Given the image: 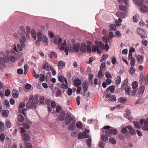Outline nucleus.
<instances>
[{
	"label": "nucleus",
	"instance_id": "1",
	"mask_svg": "<svg viewBox=\"0 0 148 148\" xmlns=\"http://www.w3.org/2000/svg\"><path fill=\"white\" fill-rule=\"evenodd\" d=\"M68 48L69 52L72 53L74 51L76 52H78L80 50V45L79 43L75 44L73 45V47L70 44L68 45Z\"/></svg>",
	"mask_w": 148,
	"mask_h": 148
},
{
	"label": "nucleus",
	"instance_id": "2",
	"mask_svg": "<svg viewBox=\"0 0 148 148\" xmlns=\"http://www.w3.org/2000/svg\"><path fill=\"white\" fill-rule=\"evenodd\" d=\"M118 131L115 129H107L105 131V134L107 136L110 137L112 135H116L118 134Z\"/></svg>",
	"mask_w": 148,
	"mask_h": 148
},
{
	"label": "nucleus",
	"instance_id": "3",
	"mask_svg": "<svg viewBox=\"0 0 148 148\" xmlns=\"http://www.w3.org/2000/svg\"><path fill=\"white\" fill-rule=\"evenodd\" d=\"M138 33L140 36L141 38H145L147 37V35L145 32L141 28H138L137 29Z\"/></svg>",
	"mask_w": 148,
	"mask_h": 148
},
{
	"label": "nucleus",
	"instance_id": "4",
	"mask_svg": "<svg viewBox=\"0 0 148 148\" xmlns=\"http://www.w3.org/2000/svg\"><path fill=\"white\" fill-rule=\"evenodd\" d=\"M73 120H75L74 117H71L70 115L66 116L65 119V123L67 125H68L71 122L73 121Z\"/></svg>",
	"mask_w": 148,
	"mask_h": 148
},
{
	"label": "nucleus",
	"instance_id": "5",
	"mask_svg": "<svg viewBox=\"0 0 148 148\" xmlns=\"http://www.w3.org/2000/svg\"><path fill=\"white\" fill-rule=\"evenodd\" d=\"M62 41V38L60 37V36L58 35L56 36L54 40V42L55 44H58V45H59Z\"/></svg>",
	"mask_w": 148,
	"mask_h": 148
},
{
	"label": "nucleus",
	"instance_id": "6",
	"mask_svg": "<svg viewBox=\"0 0 148 148\" xmlns=\"http://www.w3.org/2000/svg\"><path fill=\"white\" fill-rule=\"evenodd\" d=\"M37 37L38 38L37 40L36 41L35 44L37 45H39V42L41 41L42 38V33L40 32H38L37 33Z\"/></svg>",
	"mask_w": 148,
	"mask_h": 148
},
{
	"label": "nucleus",
	"instance_id": "7",
	"mask_svg": "<svg viewBox=\"0 0 148 148\" xmlns=\"http://www.w3.org/2000/svg\"><path fill=\"white\" fill-rule=\"evenodd\" d=\"M38 96H36L33 98L32 103L33 105V106L35 108H36V105L38 104L39 102V99H38Z\"/></svg>",
	"mask_w": 148,
	"mask_h": 148
},
{
	"label": "nucleus",
	"instance_id": "8",
	"mask_svg": "<svg viewBox=\"0 0 148 148\" xmlns=\"http://www.w3.org/2000/svg\"><path fill=\"white\" fill-rule=\"evenodd\" d=\"M125 112L126 114L124 115V116L128 118L129 120H131L132 118V116H130V111L129 109H127Z\"/></svg>",
	"mask_w": 148,
	"mask_h": 148
},
{
	"label": "nucleus",
	"instance_id": "9",
	"mask_svg": "<svg viewBox=\"0 0 148 148\" xmlns=\"http://www.w3.org/2000/svg\"><path fill=\"white\" fill-rule=\"evenodd\" d=\"M80 51L82 53H86V45L84 43H82L81 44Z\"/></svg>",
	"mask_w": 148,
	"mask_h": 148
},
{
	"label": "nucleus",
	"instance_id": "10",
	"mask_svg": "<svg viewBox=\"0 0 148 148\" xmlns=\"http://www.w3.org/2000/svg\"><path fill=\"white\" fill-rule=\"evenodd\" d=\"M52 67L49 65V63L47 62H45L44 65L43 66L42 69H46L47 71H49L51 70L52 68Z\"/></svg>",
	"mask_w": 148,
	"mask_h": 148
},
{
	"label": "nucleus",
	"instance_id": "11",
	"mask_svg": "<svg viewBox=\"0 0 148 148\" xmlns=\"http://www.w3.org/2000/svg\"><path fill=\"white\" fill-rule=\"evenodd\" d=\"M145 87L143 86H141L140 88V90L139 91V95L138 97H141L143 94L145 89Z\"/></svg>",
	"mask_w": 148,
	"mask_h": 148
},
{
	"label": "nucleus",
	"instance_id": "12",
	"mask_svg": "<svg viewBox=\"0 0 148 148\" xmlns=\"http://www.w3.org/2000/svg\"><path fill=\"white\" fill-rule=\"evenodd\" d=\"M75 120H73L69 126L68 129L69 130H72L74 129L75 127Z\"/></svg>",
	"mask_w": 148,
	"mask_h": 148
},
{
	"label": "nucleus",
	"instance_id": "13",
	"mask_svg": "<svg viewBox=\"0 0 148 148\" xmlns=\"http://www.w3.org/2000/svg\"><path fill=\"white\" fill-rule=\"evenodd\" d=\"M65 64V62L62 61H60L58 63V66L59 69H62L64 67Z\"/></svg>",
	"mask_w": 148,
	"mask_h": 148
},
{
	"label": "nucleus",
	"instance_id": "14",
	"mask_svg": "<svg viewBox=\"0 0 148 148\" xmlns=\"http://www.w3.org/2000/svg\"><path fill=\"white\" fill-rule=\"evenodd\" d=\"M115 86L114 85L110 86L106 89V92L107 93L110 91L111 93H113L114 92Z\"/></svg>",
	"mask_w": 148,
	"mask_h": 148
},
{
	"label": "nucleus",
	"instance_id": "15",
	"mask_svg": "<svg viewBox=\"0 0 148 148\" xmlns=\"http://www.w3.org/2000/svg\"><path fill=\"white\" fill-rule=\"evenodd\" d=\"M142 129L145 131H148V121L145 120L144 122V125L141 127Z\"/></svg>",
	"mask_w": 148,
	"mask_h": 148
},
{
	"label": "nucleus",
	"instance_id": "16",
	"mask_svg": "<svg viewBox=\"0 0 148 148\" xmlns=\"http://www.w3.org/2000/svg\"><path fill=\"white\" fill-rule=\"evenodd\" d=\"M129 131L132 135H134L136 134L135 130L133 129L132 127L130 126H129L127 127Z\"/></svg>",
	"mask_w": 148,
	"mask_h": 148
},
{
	"label": "nucleus",
	"instance_id": "17",
	"mask_svg": "<svg viewBox=\"0 0 148 148\" xmlns=\"http://www.w3.org/2000/svg\"><path fill=\"white\" fill-rule=\"evenodd\" d=\"M116 16L119 18H123L125 16V14L124 13L121 12H118L116 14Z\"/></svg>",
	"mask_w": 148,
	"mask_h": 148
},
{
	"label": "nucleus",
	"instance_id": "18",
	"mask_svg": "<svg viewBox=\"0 0 148 148\" xmlns=\"http://www.w3.org/2000/svg\"><path fill=\"white\" fill-rule=\"evenodd\" d=\"M22 139L24 141H28L29 139V137L27 134L24 133L22 136Z\"/></svg>",
	"mask_w": 148,
	"mask_h": 148
},
{
	"label": "nucleus",
	"instance_id": "19",
	"mask_svg": "<svg viewBox=\"0 0 148 148\" xmlns=\"http://www.w3.org/2000/svg\"><path fill=\"white\" fill-rule=\"evenodd\" d=\"M12 96L14 98H17L18 97V92L16 89H14L12 91Z\"/></svg>",
	"mask_w": 148,
	"mask_h": 148
},
{
	"label": "nucleus",
	"instance_id": "20",
	"mask_svg": "<svg viewBox=\"0 0 148 148\" xmlns=\"http://www.w3.org/2000/svg\"><path fill=\"white\" fill-rule=\"evenodd\" d=\"M65 113L64 112H60L59 115V118L60 120L62 121L64 120Z\"/></svg>",
	"mask_w": 148,
	"mask_h": 148
},
{
	"label": "nucleus",
	"instance_id": "21",
	"mask_svg": "<svg viewBox=\"0 0 148 148\" xmlns=\"http://www.w3.org/2000/svg\"><path fill=\"white\" fill-rule=\"evenodd\" d=\"M81 81L78 79H75L74 80V85L75 86H77L81 84Z\"/></svg>",
	"mask_w": 148,
	"mask_h": 148
},
{
	"label": "nucleus",
	"instance_id": "22",
	"mask_svg": "<svg viewBox=\"0 0 148 148\" xmlns=\"http://www.w3.org/2000/svg\"><path fill=\"white\" fill-rule=\"evenodd\" d=\"M66 40H64V42L63 43H61V45L59 47V49L62 50H64V49L65 47L66 46Z\"/></svg>",
	"mask_w": 148,
	"mask_h": 148
},
{
	"label": "nucleus",
	"instance_id": "23",
	"mask_svg": "<svg viewBox=\"0 0 148 148\" xmlns=\"http://www.w3.org/2000/svg\"><path fill=\"white\" fill-rule=\"evenodd\" d=\"M140 11L143 12H148L147 7L145 5L142 6L140 8Z\"/></svg>",
	"mask_w": 148,
	"mask_h": 148
},
{
	"label": "nucleus",
	"instance_id": "24",
	"mask_svg": "<svg viewBox=\"0 0 148 148\" xmlns=\"http://www.w3.org/2000/svg\"><path fill=\"white\" fill-rule=\"evenodd\" d=\"M133 123L136 128L140 129L141 127H142V126L140 125L139 122L138 121H134Z\"/></svg>",
	"mask_w": 148,
	"mask_h": 148
},
{
	"label": "nucleus",
	"instance_id": "25",
	"mask_svg": "<svg viewBox=\"0 0 148 148\" xmlns=\"http://www.w3.org/2000/svg\"><path fill=\"white\" fill-rule=\"evenodd\" d=\"M87 43L88 44V45L87 46V52L88 53H91V42L90 41H88Z\"/></svg>",
	"mask_w": 148,
	"mask_h": 148
},
{
	"label": "nucleus",
	"instance_id": "26",
	"mask_svg": "<svg viewBox=\"0 0 148 148\" xmlns=\"http://www.w3.org/2000/svg\"><path fill=\"white\" fill-rule=\"evenodd\" d=\"M120 10L121 11L126 12L127 10V7L123 5H119Z\"/></svg>",
	"mask_w": 148,
	"mask_h": 148
},
{
	"label": "nucleus",
	"instance_id": "27",
	"mask_svg": "<svg viewBox=\"0 0 148 148\" xmlns=\"http://www.w3.org/2000/svg\"><path fill=\"white\" fill-rule=\"evenodd\" d=\"M33 106L32 103L30 101H29L26 104V107L27 109L32 108Z\"/></svg>",
	"mask_w": 148,
	"mask_h": 148
},
{
	"label": "nucleus",
	"instance_id": "28",
	"mask_svg": "<svg viewBox=\"0 0 148 148\" xmlns=\"http://www.w3.org/2000/svg\"><path fill=\"white\" fill-rule=\"evenodd\" d=\"M17 119L18 120L21 122H23L24 120V118L23 116L21 114H18L17 115Z\"/></svg>",
	"mask_w": 148,
	"mask_h": 148
},
{
	"label": "nucleus",
	"instance_id": "29",
	"mask_svg": "<svg viewBox=\"0 0 148 148\" xmlns=\"http://www.w3.org/2000/svg\"><path fill=\"white\" fill-rule=\"evenodd\" d=\"M24 145L26 148H32V144L29 142L25 143Z\"/></svg>",
	"mask_w": 148,
	"mask_h": 148
},
{
	"label": "nucleus",
	"instance_id": "30",
	"mask_svg": "<svg viewBox=\"0 0 148 148\" xmlns=\"http://www.w3.org/2000/svg\"><path fill=\"white\" fill-rule=\"evenodd\" d=\"M53 56L55 58H57V54L54 52H52L50 53L49 55V57L50 58H51Z\"/></svg>",
	"mask_w": 148,
	"mask_h": 148
},
{
	"label": "nucleus",
	"instance_id": "31",
	"mask_svg": "<svg viewBox=\"0 0 148 148\" xmlns=\"http://www.w3.org/2000/svg\"><path fill=\"white\" fill-rule=\"evenodd\" d=\"M5 124L6 126L8 128H10L12 127V123L10 120L8 119H7L6 120Z\"/></svg>",
	"mask_w": 148,
	"mask_h": 148
},
{
	"label": "nucleus",
	"instance_id": "32",
	"mask_svg": "<svg viewBox=\"0 0 148 148\" xmlns=\"http://www.w3.org/2000/svg\"><path fill=\"white\" fill-rule=\"evenodd\" d=\"M39 104H44V101L45 100L44 97L43 96H40L39 97Z\"/></svg>",
	"mask_w": 148,
	"mask_h": 148
},
{
	"label": "nucleus",
	"instance_id": "33",
	"mask_svg": "<svg viewBox=\"0 0 148 148\" xmlns=\"http://www.w3.org/2000/svg\"><path fill=\"white\" fill-rule=\"evenodd\" d=\"M125 89L127 94L129 95L131 92L130 88L128 86H125Z\"/></svg>",
	"mask_w": 148,
	"mask_h": 148
},
{
	"label": "nucleus",
	"instance_id": "34",
	"mask_svg": "<svg viewBox=\"0 0 148 148\" xmlns=\"http://www.w3.org/2000/svg\"><path fill=\"white\" fill-rule=\"evenodd\" d=\"M102 40L105 42L107 43L108 42L110 43L111 41H110L109 38L105 36H103L102 38Z\"/></svg>",
	"mask_w": 148,
	"mask_h": 148
},
{
	"label": "nucleus",
	"instance_id": "35",
	"mask_svg": "<svg viewBox=\"0 0 148 148\" xmlns=\"http://www.w3.org/2000/svg\"><path fill=\"white\" fill-rule=\"evenodd\" d=\"M108 56V55L107 54H103L100 60V62H102L103 61L105 60Z\"/></svg>",
	"mask_w": 148,
	"mask_h": 148
},
{
	"label": "nucleus",
	"instance_id": "36",
	"mask_svg": "<svg viewBox=\"0 0 148 148\" xmlns=\"http://www.w3.org/2000/svg\"><path fill=\"white\" fill-rule=\"evenodd\" d=\"M5 62L2 57H0V68H2L1 66H4Z\"/></svg>",
	"mask_w": 148,
	"mask_h": 148
},
{
	"label": "nucleus",
	"instance_id": "37",
	"mask_svg": "<svg viewBox=\"0 0 148 148\" xmlns=\"http://www.w3.org/2000/svg\"><path fill=\"white\" fill-rule=\"evenodd\" d=\"M3 60L5 62H8L10 60V57L8 55L5 54L3 57Z\"/></svg>",
	"mask_w": 148,
	"mask_h": 148
},
{
	"label": "nucleus",
	"instance_id": "38",
	"mask_svg": "<svg viewBox=\"0 0 148 148\" xmlns=\"http://www.w3.org/2000/svg\"><path fill=\"white\" fill-rule=\"evenodd\" d=\"M4 123L1 121H0V131L2 132L4 128Z\"/></svg>",
	"mask_w": 148,
	"mask_h": 148
},
{
	"label": "nucleus",
	"instance_id": "39",
	"mask_svg": "<svg viewBox=\"0 0 148 148\" xmlns=\"http://www.w3.org/2000/svg\"><path fill=\"white\" fill-rule=\"evenodd\" d=\"M119 101L121 103H124L127 101L126 99L123 97H120L119 99Z\"/></svg>",
	"mask_w": 148,
	"mask_h": 148
},
{
	"label": "nucleus",
	"instance_id": "40",
	"mask_svg": "<svg viewBox=\"0 0 148 148\" xmlns=\"http://www.w3.org/2000/svg\"><path fill=\"white\" fill-rule=\"evenodd\" d=\"M138 62L140 63H142L143 61V58L141 55H138L137 56Z\"/></svg>",
	"mask_w": 148,
	"mask_h": 148
},
{
	"label": "nucleus",
	"instance_id": "41",
	"mask_svg": "<svg viewBox=\"0 0 148 148\" xmlns=\"http://www.w3.org/2000/svg\"><path fill=\"white\" fill-rule=\"evenodd\" d=\"M91 139L90 138H88L86 140V142L89 147H90L91 146Z\"/></svg>",
	"mask_w": 148,
	"mask_h": 148
},
{
	"label": "nucleus",
	"instance_id": "42",
	"mask_svg": "<svg viewBox=\"0 0 148 148\" xmlns=\"http://www.w3.org/2000/svg\"><path fill=\"white\" fill-rule=\"evenodd\" d=\"M32 35L34 40L36 39V32L34 29H32L31 32Z\"/></svg>",
	"mask_w": 148,
	"mask_h": 148
},
{
	"label": "nucleus",
	"instance_id": "43",
	"mask_svg": "<svg viewBox=\"0 0 148 148\" xmlns=\"http://www.w3.org/2000/svg\"><path fill=\"white\" fill-rule=\"evenodd\" d=\"M108 136L105 135H102L101 136V140L104 142L108 140Z\"/></svg>",
	"mask_w": 148,
	"mask_h": 148
},
{
	"label": "nucleus",
	"instance_id": "44",
	"mask_svg": "<svg viewBox=\"0 0 148 148\" xmlns=\"http://www.w3.org/2000/svg\"><path fill=\"white\" fill-rule=\"evenodd\" d=\"M139 15L138 14H136L133 17V21L134 22H136L139 18Z\"/></svg>",
	"mask_w": 148,
	"mask_h": 148
},
{
	"label": "nucleus",
	"instance_id": "45",
	"mask_svg": "<svg viewBox=\"0 0 148 148\" xmlns=\"http://www.w3.org/2000/svg\"><path fill=\"white\" fill-rule=\"evenodd\" d=\"M138 84L136 81H135L132 84V88L134 90H135L138 87Z\"/></svg>",
	"mask_w": 148,
	"mask_h": 148
},
{
	"label": "nucleus",
	"instance_id": "46",
	"mask_svg": "<svg viewBox=\"0 0 148 148\" xmlns=\"http://www.w3.org/2000/svg\"><path fill=\"white\" fill-rule=\"evenodd\" d=\"M109 141L110 143H111L113 145L116 144V143L115 139L113 137L110 138L109 139Z\"/></svg>",
	"mask_w": 148,
	"mask_h": 148
},
{
	"label": "nucleus",
	"instance_id": "47",
	"mask_svg": "<svg viewBox=\"0 0 148 148\" xmlns=\"http://www.w3.org/2000/svg\"><path fill=\"white\" fill-rule=\"evenodd\" d=\"M121 82V78L120 77H118L116 79L115 83L116 85L119 84Z\"/></svg>",
	"mask_w": 148,
	"mask_h": 148
},
{
	"label": "nucleus",
	"instance_id": "48",
	"mask_svg": "<svg viewBox=\"0 0 148 148\" xmlns=\"http://www.w3.org/2000/svg\"><path fill=\"white\" fill-rule=\"evenodd\" d=\"M135 63V60L134 58V57H133L131 59V62L130 64L132 67H133L134 66V64Z\"/></svg>",
	"mask_w": 148,
	"mask_h": 148
},
{
	"label": "nucleus",
	"instance_id": "49",
	"mask_svg": "<svg viewBox=\"0 0 148 148\" xmlns=\"http://www.w3.org/2000/svg\"><path fill=\"white\" fill-rule=\"evenodd\" d=\"M116 100L115 96L114 95L111 96L108 99V100L110 101H114Z\"/></svg>",
	"mask_w": 148,
	"mask_h": 148
},
{
	"label": "nucleus",
	"instance_id": "50",
	"mask_svg": "<svg viewBox=\"0 0 148 148\" xmlns=\"http://www.w3.org/2000/svg\"><path fill=\"white\" fill-rule=\"evenodd\" d=\"M23 47L20 44L18 43L17 45V48L19 51H21L23 50Z\"/></svg>",
	"mask_w": 148,
	"mask_h": 148
},
{
	"label": "nucleus",
	"instance_id": "51",
	"mask_svg": "<svg viewBox=\"0 0 148 148\" xmlns=\"http://www.w3.org/2000/svg\"><path fill=\"white\" fill-rule=\"evenodd\" d=\"M99 45L101 49L103 50L105 49L104 45L102 42H100L99 43Z\"/></svg>",
	"mask_w": 148,
	"mask_h": 148
},
{
	"label": "nucleus",
	"instance_id": "52",
	"mask_svg": "<svg viewBox=\"0 0 148 148\" xmlns=\"http://www.w3.org/2000/svg\"><path fill=\"white\" fill-rule=\"evenodd\" d=\"M110 28L112 30L116 31V25L114 24H113L112 25H110Z\"/></svg>",
	"mask_w": 148,
	"mask_h": 148
},
{
	"label": "nucleus",
	"instance_id": "53",
	"mask_svg": "<svg viewBox=\"0 0 148 148\" xmlns=\"http://www.w3.org/2000/svg\"><path fill=\"white\" fill-rule=\"evenodd\" d=\"M99 47L97 46H92V51L93 52H96L98 49Z\"/></svg>",
	"mask_w": 148,
	"mask_h": 148
},
{
	"label": "nucleus",
	"instance_id": "54",
	"mask_svg": "<svg viewBox=\"0 0 148 148\" xmlns=\"http://www.w3.org/2000/svg\"><path fill=\"white\" fill-rule=\"evenodd\" d=\"M2 115L6 117L8 116V114H7V112L5 110H3L2 111Z\"/></svg>",
	"mask_w": 148,
	"mask_h": 148
},
{
	"label": "nucleus",
	"instance_id": "55",
	"mask_svg": "<svg viewBox=\"0 0 148 148\" xmlns=\"http://www.w3.org/2000/svg\"><path fill=\"white\" fill-rule=\"evenodd\" d=\"M10 60L11 62L12 63H14L16 61L14 57L12 56H10Z\"/></svg>",
	"mask_w": 148,
	"mask_h": 148
},
{
	"label": "nucleus",
	"instance_id": "56",
	"mask_svg": "<svg viewBox=\"0 0 148 148\" xmlns=\"http://www.w3.org/2000/svg\"><path fill=\"white\" fill-rule=\"evenodd\" d=\"M106 65V63L105 62H103L101 64L100 66V69L101 70H103L105 68Z\"/></svg>",
	"mask_w": 148,
	"mask_h": 148
},
{
	"label": "nucleus",
	"instance_id": "57",
	"mask_svg": "<svg viewBox=\"0 0 148 148\" xmlns=\"http://www.w3.org/2000/svg\"><path fill=\"white\" fill-rule=\"evenodd\" d=\"M25 106V103L23 102H20L19 104V107L21 108H23Z\"/></svg>",
	"mask_w": 148,
	"mask_h": 148
},
{
	"label": "nucleus",
	"instance_id": "58",
	"mask_svg": "<svg viewBox=\"0 0 148 148\" xmlns=\"http://www.w3.org/2000/svg\"><path fill=\"white\" fill-rule=\"evenodd\" d=\"M82 123L80 122H77L76 123L77 127L78 128H81L82 127Z\"/></svg>",
	"mask_w": 148,
	"mask_h": 148
},
{
	"label": "nucleus",
	"instance_id": "59",
	"mask_svg": "<svg viewBox=\"0 0 148 148\" xmlns=\"http://www.w3.org/2000/svg\"><path fill=\"white\" fill-rule=\"evenodd\" d=\"M23 127L26 129H29L30 127L29 125L25 123H23Z\"/></svg>",
	"mask_w": 148,
	"mask_h": 148
},
{
	"label": "nucleus",
	"instance_id": "60",
	"mask_svg": "<svg viewBox=\"0 0 148 148\" xmlns=\"http://www.w3.org/2000/svg\"><path fill=\"white\" fill-rule=\"evenodd\" d=\"M93 77V75H90L89 77L88 80L89 81V83L91 82V84H92V79Z\"/></svg>",
	"mask_w": 148,
	"mask_h": 148
},
{
	"label": "nucleus",
	"instance_id": "61",
	"mask_svg": "<svg viewBox=\"0 0 148 148\" xmlns=\"http://www.w3.org/2000/svg\"><path fill=\"white\" fill-rule=\"evenodd\" d=\"M105 76L107 78H110L112 77L111 74L108 72H106V73Z\"/></svg>",
	"mask_w": 148,
	"mask_h": 148
},
{
	"label": "nucleus",
	"instance_id": "62",
	"mask_svg": "<svg viewBox=\"0 0 148 148\" xmlns=\"http://www.w3.org/2000/svg\"><path fill=\"white\" fill-rule=\"evenodd\" d=\"M144 80H145V84L146 85L148 84V74L146 75L145 77Z\"/></svg>",
	"mask_w": 148,
	"mask_h": 148
},
{
	"label": "nucleus",
	"instance_id": "63",
	"mask_svg": "<svg viewBox=\"0 0 148 148\" xmlns=\"http://www.w3.org/2000/svg\"><path fill=\"white\" fill-rule=\"evenodd\" d=\"M128 83V79H125L124 81H123L122 83V85L125 86L126 84Z\"/></svg>",
	"mask_w": 148,
	"mask_h": 148
},
{
	"label": "nucleus",
	"instance_id": "64",
	"mask_svg": "<svg viewBox=\"0 0 148 148\" xmlns=\"http://www.w3.org/2000/svg\"><path fill=\"white\" fill-rule=\"evenodd\" d=\"M61 109L62 108L60 106H56V111L57 112L59 113Z\"/></svg>",
	"mask_w": 148,
	"mask_h": 148
}]
</instances>
